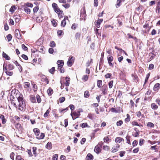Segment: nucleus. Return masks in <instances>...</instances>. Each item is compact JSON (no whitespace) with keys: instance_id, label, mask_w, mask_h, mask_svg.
Segmentation results:
<instances>
[{"instance_id":"nucleus-1","label":"nucleus","mask_w":160,"mask_h":160,"mask_svg":"<svg viewBox=\"0 0 160 160\" xmlns=\"http://www.w3.org/2000/svg\"><path fill=\"white\" fill-rule=\"evenodd\" d=\"M18 100L19 103V109L20 110L22 111L25 109L26 108L25 102L23 98V95L22 94H20L18 98Z\"/></svg>"},{"instance_id":"nucleus-2","label":"nucleus","mask_w":160,"mask_h":160,"mask_svg":"<svg viewBox=\"0 0 160 160\" xmlns=\"http://www.w3.org/2000/svg\"><path fill=\"white\" fill-rule=\"evenodd\" d=\"M3 70L6 73L7 75L8 76H12L13 74V72H10L8 71L7 68V65L5 63H4L3 65Z\"/></svg>"},{"instance_id":"nucleus-3","label":"nucleus","mask_w":160,"mask_h":160,"mask_svg":"<svg viewBox=\"0 0 160 160\" xmlns=\"http://www.w3.org/2000/svg\"><path fill=\"white\" fill-rule=\"evenodd\" d=\"M15 37L19 39H21L22 38L21 35L18 29H17L15 30Z\"/></svg>"},{"instance_id":"nucleus-4","label":"nucleus","mask_w":160,"mask_h":160,"mask_svg":"<svg viewBox=\"0 0 160 160\" xmlns=\"http://www.w3.org/2000/svg\"><path fill=\"white\" fill-rule=\"evenodd\" d=\"M102 19H99L98 18L97 20L94 23H95V25L98 28H99L100 26L101 23L103 21Z\"/></svg>"},{"instance_id":"nucleus-5","label":"nucleus","mask_w":160,"mask_h":160,"mask_svg":"<svg viewBox=\"0 0 160 160\" xmlns=\"http://www.w3.org/2000/svg\"><path fill=\"white\" fill-rule=\"evenodd\" d=\"M101 148L98 147L96 145L94 148V151L97 154L99 153L101 151Z\"/></svg>"},{"instance_id":"nucleus-6","label":"nucleus","mask_w":160,"mask_h":160,"mask_svg":"<svg viewBox=\"0 0 160 160\" xmlns=\"http://www.w3.org/2000/svg\"><path fill=\"white\" fill-rule=\"evenodd\" d=\"M160 88V84L157 83L154 86L153 90L154 91H158L159 89Z\"/></svg>"},{"instance_id":"nucleus-7","label":"nucleus","mask_w":160,"mask_h":160,"mask_svg":"<svg viewBox=\"0 0 160 160\" xmlns=\"http://www.w3.org/2000/svg\"><path fill=\"white\" fill-rule=\"evenodd\" d=\"M86 158L87 160H93V156L91 154L89 153L87 154Z\"/></svg>"},{"instance_id":"nucleus-8","label":"nucleus","mask_w":160,"mask_h":160,"mask_svg":"<svg viewBox=\"0 0 160 160\" xmlns=\"http://www.w3.org/2000/svg\"><path fill=\"white\" fill-rule=\"evenodd\" d=\"M66 82H65V84L66 86H68L70 84V78L69 77H66L65 78Z\"/></svg>"},{"instance_id":"nucleus-9","label":"nucleus","mask_w":160,"mask_h":160,"mask_svg":"<svg viewBox=\"0 0 160 160\" xmlns=\"http://www.w3.org/2000/svg\"><path fill=\"white\" fill-rule=\"evenodd\" d=\"M58 66H63L64 62L63 60H58L57 62V63Z\"/></svg>"},{"instance_id":"nucleus-10","label":"nucleus","mask_w":160,"mask_h":160,"mask_svg":"<svg viewBox=\"0 0 160 160\" xmlns=\"http://www.w3.org/2000/svg\"><path fill=\"white\" fill-rule=\"evenodd\" d=\"M72 114L74 116L78 118L80 115V111L78 110L77 112H74Z\"/></svg>"},{"instance_id":"nucleus-11","label":"nucleus","mask_w":160,"mask_h":160,"mask_svg":"<svg viewBox=\"0 0 160 160\" xmlns=\"http://www.w3.org/2000/svg\"><path fill=\"white\" fill-rule=\"evenodd\" d=\"M0 118L2 120V123L3 124H4L5 123H6V120L5 118V117L4 115H0Z\"/></svg>"},{"instance_id":"nucleus-12","label":"nucleus","mask_w":160,"mask_h":160,"mask_svg":"<svg viewBox=\"0 0 160 160\" xmlns=\"http://www.w3.org/2000/svg\"><path fill=\"white\" fill-rule=\"evenodd\" d=\"M43 20V18L42 16H39L36 17V21L37 22L40 23Z\"/></svg>"},{"instance_id":"nucleus-13","label":"nucleus","mask_w":160,"mask_h":160,"mask_svg":"<svg viewBox=\"0 0 160 160\" xmlns=\"http://www.w3.org/2000/svg\"><path fill=\"white\" fill-rule=\"evenodd\" d=\"M2 57L7 60H8L10 59L8 55L3 52H2Z\"/></svg>"},{"instance_id":"nucleus-14","label":"nucleus","mask_w":160,"mask_h":160,"mask_svg":"<svg viewBox=\"0 0 160 160\" xmlns=\"http://www.w3.org/2000/svg\"><path fill=\"white\" fill-rule=\"evenodd\" d=\"M35 135L37 136H39L40 134V130L38 128H34L33 130Z\"/></svg>"},{"instance_id":"nucleus-15","label":"nucleus","mask_w":160,"mask_h":160,"mask_svg":"<svg viewBox=\"0 0 160 160\" xmlns=\"http://www.w3.org/2000/svg\"><path fill=\"white\" fill-rule=\"evenodd\" d=\"M46 148L51 149L52 148V144L51 142H48L46 146Z\"/></svg>"},{"instance_id":"nucleus-16","label":"nucleus","mask_w":160,"mask_h":160,"mask_svg":"<svg viewBox=\"0 0 160 160\" xmlns=\"http://www.w3.org/2000/svg\"><path fill=\"white\" fill-rule=\"evenodd\" d=\"M90 96V93L88 91L86 90L84 92V97L85 98H88Z\"/></svg>"},{"instance_id":"nucleus-17","label":"nucleus","mask_w":160,"mask_h":160,"mask_svg":"<svg viewBox=\"0 0 160 160\" xmlns=\"http://www.w3.org/2000/svg\"><path fill=\"white\" fill-rule=\"evenodd\" d=\"M47 92L49 96H51L53 93V90L51 88H49V89L47 90Z\"/></svg>"},{"instance_id":"nucleus-18","label":"nucleus","mask_w":160,"mask_h":160,"mask_svg":"<svg viewBox=\"0 0 160 160\" xmlns=\"http://www.w3.org/2000/svg\"><path fill=\"white\" fill-rule=\"evenodd\" d=\"M8 67L7 69H8L9 70H11L13 69L14 68V66L12 64H8V65L7 66Z\"/></svg>"},{"instance_id":"nucleus-19","label":"nucleus","mask_w":160,"mask_h":160,"mask_svg":"<svg viewBox=\"0 0 160 160\" xmlns=\"http://www.w3.org/2000/svg\"><path fill=\"white\" fill-rule=\"evenodd\" d=\"M45 137V134L43 133H41L40 136H37L36 138L38 140L43 139Z\"/></svg>"},{"instance_id":"nucleus-20","label":"nucleus","mask_w":160,"mask_h":160,"mask_svg":"<svg viewBox=\"0 0 160 160\" xmlns=\"http://www.w3.org/2000/svg\"><path fill=\"white\" fill-rule=\"evenodd\" d=\"M17 9V7L15 5L12 6L9 9V12L13 13V12L15 10Z\"/></svg>"},{"instance_id":"nucleus-21","label":"nucleus","mask_w":160,"mask_h":160,"mask_svg":"<svg viewBox=\"0 0 160 160\" xmlns=\"http://www.w3.org/2000/svg\"><path fill=\"white\" fill-rule=\"evenodd\" d=\"M107 87H104V86L102 87V91L103 95H105L107 94Z\"/></svg>"},{"instance_id":"nucleus-22","label":"nucleus","mask_w":160,"mask_h":160,"mask_svg":"<svg viewBox=\"0 0 160 160\" xmlns=\"http://www.w3.org/2000/svg\"><path fill=\"white\" fill-rule=\"evenodd\" d=\"M58 70L60 71L61 73H64V69L63 68V66H58Z\"/></svg>"},{"instance_id":"nucleus-23","label":"nucleus","mask_w":160,"mask_h":160,"mask_svg":"<svg viewBox=\"0 0 160 160\" xmlns=\"http://www.w3.org/2000/svg\"><path fill=\"white\" fill-rule=\"evenodd\" d=\"M30 99L31 102L32 103H35L36 102V98L34 96H31L30 97Z\"/></svg>"},{"instance_id":"nucleus-24","label":"nucleus","mask_w":160,"mask_h":160,"mask_svg":"<svg viewBox=\"0 0 160 160\" xmlns=\"http://www.w3.org/2000/svg\"><path fill=\"white\" fill-rule=\"evenodd\" d=\"M87 15L86 14H81L80 19L81 20H84V21L86 20V17Z\"/></svg>"},{"instance_id":"nucleus-25","label":"nucleus","mask_w":160,"mask_h":160,"mask_svg":"<svg viewBox=\"0 0 160 160\" xmlns=\"http://www.w3.org/2000/svg\"><path fill=\"white\" fill-rule=\"evenodd\" d=\"M51 22L53 27H55L57 26V23L55 19H52L51 20Z\"/></svg>"},{"instance_id":"nucleus-26","label":"nucleus","mask_w":160,"mask_h":160,"mask_svg":"<svg viewBox=\"0 0 160 160\" xmlns=\"http://www.w3.org/2000/svg\"><path fill=\"white\" fill-rule=\"evenodd\" d=\"M151 107L154 110L157 109L158 108V106L156 104L152 103L151 104Z\"/></svg>"},{"instance_id":"nucleus-27","label":"nucleus","mask_w":160,"mask_h":160,"mask_svg":"<svg viewBox=\"0 0 160 160\" xmlns=\"http://www.w3.org/2000/svg\"><path fill=\"white\" fill-rule=\"evenodd\" d=\"M109 136L108 135L106 137H105L104 138L103 140L104 142H106L108 143V141H111V139L109 138Z\"/></svg>"},{"instance_id":"nucleus-28","label":"nucleus","mask_w":160,"mask_h":160,"mask_svg":"<svg viewBox=\"0 0 160 160\" xmlns=\"http://www.w3.org/2000/svg\"><path fill=\"white\" fill-rule=\"evenodd\" d=\"M123 140L122 138L120 137H117L116 138L115 141L116 142L120 143Z\"/></svg>"},{"instance_id":"nucleus-29","label":"nucleus","mask_w":160,"mask_h":160,"mask_svg":"<svg viewBox=\"0 0 160 160\" xmlns=\"http://www.w3.org/2000/svg\"><path fill=\"white\" fill-rule=\"evenodd\" d=\"M122 2H123L122 0H117V4L116 5V6L117 8L120 7L121 5V3Z\"/></svg>"},{"instance_id":"nucleus-30","label":"nucleus","mask_w":160,"mask_h":160,"mask_svg":"<svg viewBox=\"0 0 160 160\" xmlns=\"http://www.w3.org/2000/svg\"><path fill=\"white\" fill-rule=\"evenodd\" d=\"M32 149H33V152L34 156L35 157H36L37 156L36 150L37 149V148L36 147H33L32 148Z\"/></svg>"},{"instance_id":"nucleus-31","label":"nucleus","mask_w":160,"mask_h":160,"mask_svg":"<svg viewBox=\"0 0 160 160\" xmlns=\"http://www.w3.org/2000/svg\"><path fill=\"white\" fill-rule=\"evenodd\" d=\"M24 10L26 12L27 14H30V9L27 7H25L24 8Z\"/></svg>"},{"instance_id":"nucleus-32","label":"nucleus","mask_w":160,"mask_h":160,"mask_svg":"<svg viewBox=\"0 0 160 160\" xmlns=\"http://www.w3.org/2000/svg\"><path fill=\"white\" fill-rule=\"evenodd\" d=\"M49 45L51 47L54 48L56 46V44L54 41H51L50 42Z\"/></svg>"},{"instance_id":"nucleus-33","label":"nucleus","mask_w":160,"mask_h":160,"mask_svg":"<svg viewBox=\"0 0 160 160\" xmlns=\"http://www.w3.org/2000/svg\"><path fill=\"white\" fill-rule=\"evenodd\" d=\"M58 17L59 18H61L62 17L63 15V11L62 10L58 12Z\"/></svg>"},{"instance_id":"nucleus-34","label":"nucleus","mask_w":160,"mask_h":160,"mask_svg":"<svg viewBox=\"0 0 160 160\" xmlns=\"http://www.w3.org/2000/svg\"><path fill=\"white\" fill-rule=\"evenodd\" d=\"M55 71V68L54 67H52L51 69L49 70V72L50 73L52 74H54V72Z\"/></svg>"},{"instance_id":"nucleus-35","label":"nucleus","mask_w":160,"mask_h":160,"mask_svg":"<svg viewBox=\"0 0 160 160\" xmlns=\"http://www.w3.org/2000/svg\"><path fill=\"white\" fill-rule=\"evenodd\" d=\"M73 62L71 60L68 59L67 62V65L69 67H71L72 65Z\"/></svg>"},{"instance_id":"nucleus-36","label":"nucleus","mask_w":160,"mask_h":160,"mask_svg":"<svg viewBox=\"0 0 160 160\" xmlns=\"http://www.w3.org/2000/svg\"><path fill=\"white\" fill-rule=\"evenodd\" d=\"M102 85V81L101 80H98L97 81V86L98 88H100Z\"/></svg>"},{"instance_id":"nucleus-37","label":"nucleus","mask_w":160,"mask_h":160,"mask_svg":"<svg viewBox=\"0 0 160 160\" xmlns=\"http://www.w3.org/2000/svg\"><path fill=\"white\" fill-rule=\"evenodd\" d=\"M127 118L125 119V121L126 122H129L130 121V117L129 114H127Z\"/></svg>"},{"instance_id":"nucleus-38","label":"nucleus","mask_w":160,"mask_h":160,"mask_svg":"<svg viewBox=\"0 0 160 160\" xmlns=\"http://www.w3.org/2000/svg\"><path fill=\"white\" fill-rule=\"evenodd\" d=\"M147 126L150 128H153L154 127V125L151 122H148L147 123Z\"/></svg>"},{"instance_id":"nucleus-39","label":"nucleus","mask_w":160,"mask_h":160,"mask_svg":"<svg viewBox=\"0 0 160 160\" xmlns=\"http://www.w3.org/2000/svg\"><path fill=\"white\" fill-rule=\"evenodd\" d=\"M94 115L93 114H92L91 113H88V117L91 120H93V116Z\"/></svg>"},{"instance_id":"nucleus-40","label":"nucleus","mask_w":160,"mask_h":160,"mask_svg":"<svg viewBox=\"0 0 160 160\" xmlns=\"http://www.w3.org/2000/svg\"><path fill=\"white\" fill-rule=\"evenodd\" d=\"M66 24V22L64 20H62L61 22V26L63 27H64Z\"/></svg>"},{"instance_id":"nucleus-41","label":"nucleus","mask_w":160,"mask_h":160,"mask_svg":"<svg viewBox=\"0 0 160 160\" xmlns=\"http://www.w3.org/2000/svg\"><path fill=\"white\" fill-rule=\"evenodd\" d=\"M36 98L37 101V102L38 103H40L41 101V99L39 95H37L36 96Z\"/></svg>"},{"instance_id":"nucleus-42","label":"nucleus","mask_w":160,"mask_h":160,"mask_svg":"<svg viewBox=\"0 0 160 160\" xmlns=\"http://www.w3.org/2000/svg\"><path fill=\"white\" fill-rule=\"evenodd\" d=\"M7 38L8 39V42H9L11 40L12 37L11 35L9 34L7 35Z\"/></svg>"},{"instance_id":"nucleus-43","label":"nucleus","mask_w":160,"mask_h":160,"mask_svg":"<svg viewBox=\"0 0 160 160\" xmlns=\"http://www.w3.org/2000/svg\"><path fill=\"white\" fill-rule=\"evenodd\" d=\"M81 14H86L85 7H83L81 10Z\"/></svg>"},{"instance_id":"nucleus-44","label":"nucleus","mask_w":160,"mask_h":160,"mask_svg":"<svg viewBox=\"0 0 160 160\" xmlns=\"http://www.w3.org/2000/svg\"><path fill=\"white\" fill-rule=\"evenodd\" d=\"M57 33L59 36H61L63 34V32L62 30H58L57 31Z\"/></svg>"},{"instance_id":"nucleus-45","label":"nucleus","mask_w":160,"mask_h":160,"mask_svg":"<svg viewBox=\"0 0 160 160\" xmlns=\"http://www.w3.org/2000/svg\"><path fill=\"white\" fill-rule=\"evenodd\" d=\"M39 9V7L38 6H36V7H34L33 9V11L34 13H35L37 12L38 11V10Z\"/></svg>"},{"instance_id":"nucleus-46","label":"nucleus","mask_w":160,"mask_h":160,"mask_svg":"<svg viewBox=\"0 0 160 160\" xmlns=\"http://www.w3.org/2000/svg\"><path fill=\"white\" fill-rule=\"evenodd\" d=\"M130 136H127L126 137V138L127 140V143H128L129 144H131V143L130 142Z\"/></svg>"},{"instance_id":"nucleus-47","label":"nucleus","mask_w":160,"mask_h":160,"mask_svg":"<svg viewBox=\"0 0 160 160\" xmlns=\"http://www.w3.org/2000/svg\"><path fill=\"white\" fill-rule=\"evenodd\" d=\"M150 73H148L147 75V76L145 78V82L144 83V85L148 82L149 78L150 76Z\"/></svg>"},{"instance_id":"nucleus-48","label":"nucleus","mask_w":160,"mask_h":160,"mask_svg":"<svg viewBox=\"0 0 160 160\" xmlns=\"http://www.w3.org/2000/svg\"><path fill=\"white\" fill-rule=\"evenodd\" d=\"M88 77L87 75H84L82 78V80H84L85 81H86L88 80Z\"/></svg>"},{"instance_id":"nucleus-49","label":"nucleus","mask_w":160,"mask_h":160,"mask_svg":"<svg viewBox=\"0 0 160 160\" xmlns=\"http://www.w3.org/2000/svg\"><path fill=\"white\" fill-rule=\"evenodd\" d=\"M20 17L19 16H15V21L16 22H18L20 19Z\"/></svg>"},{"instance_id":"nucleus-50","label":"nucleus","mask_w":160,"mask_h":160,"mask_svg":"<svg viewBox=\"0 0 160 160\" xmlns=\"http://www.w3.org/2000/svg\"><path fill=\"white\" fill-rule=\"evenodd\" d=\"M58 157V154H56L53 155L52 159L53 160H57Z\"/></svg>"},{"instance_id":"nucleus-51","label":"nucleus","mask_w":160,"mask_h":160,"mask_svg":"<svg viewBox=\"0 0 160 160\" xmlns=\"http://www.w3.org/2000/svg\"><path fill=\"white\" fill-rule=\"evenodd\" d=\"M65 4H62V6L65 8H68L70 7V5L68 3H65Z\"/></svg>"},{"instance_id":"nucleus-52","label":"nucleus","mask_w":160,"mask_h":160,"mask_svg":"<svg viewBox=\"0 0 160 160\" xmlns=\"http://www.w3.org/2000/svg\"><path fill=\"white\" fill-rule=\"evenodd\" d=\"M145 140L142 138H141L139 140V145L140 146H141Z\"/></svg>"},{"instance_id":"nucleus-53","label":"nucleus","mask_w":160,"mask_h":160,"mask_svg":"<svg viewBox=\"0 0 160 160\" xmlns=\"http://www.w3.org/2000/svg\"><path fill=\"white\" fill-rule=\"evenodd\" d=\"M118 149L116 148L115 147H113L111 150V152L112 153H114L118 151Z\"/></svg>"},{"instance_id":"nucleus-54","label":"nucleus","mask_w":160,"mask_h":160,"mask_svg":"<svg viewBox=\"0 0 160 160\" xmlns=\"http://www.w3.org/2000/svg\"><path fill=\"white\" fill-rule=\"evenodd\" d=\"M112 75V74L111 73H108L106 74L105 75V77L106 78H111V77Z\"/></svg>"},{"instance_id":"nucleus-55","label":"nucleus","mask_w":160,"mask_h":160,"mask_svg":"<svg viewBox=\"0 0 160 160\" xmlns=\"http://www.w3.org/2000/svg\"><path fill=\"white\" fill-rule=\"evenodd\" d=\"M65 100V97H63L59 98V102L60 103H62L64 102Z\"/></svg>"},{"instance_id":"nucleus-56","label":"nucleus","mask_w":160,"mask_h":160,"mask_svg":"<svg viewBox=\"0 0 160 160\" xmlns=\"http://www.w3.org/2000/svg\"><path fill=\"white\" fill-rule=\"evenodd\" d=\"M80 126L82 128H83L86 127L88 126V125L87 123L85 122L80 124Z\"/></svg>"},{"instance_id":"nucleus-57","label":"nucleus","mask_w":160,"mask_h":160,"mask_svg":"<svg viewBox=\"0 0 160 160\" xmlns=\"http://www.w3.org/2000/svg\"><path fill=\"white\" fill-rule=\"evenodd\" d=\"M156 1L153 0L152 1L150 2L149 3V5L150 6H152L155 4Z\"/></svg>"},{"instance_id":"nucleus-58","label":"nucleus","mask_w":160,"mask_h":160,"mask_svg":"<svg viewBox=\"0 0 160 160\" xmlns=\"http://www.w3.org/2000/svg\"><path fill=\"white\" fill-rule=\"evenodd\" d=\"M50 111L49 109L47 110L46 112L44 114L43 116L45 118L47 117L48 116V114L49 113Z\"/></svg>"},{"instance_id":"nucleus-59","label":"nucleus","mask_w":160,"mask_h":160,"mask_svg":"<svg viewBox=\"0 0 160 160\" xmlns=\"http://www.w3.org/2000/svg\"><path fill=\"white\" fill-rule=\"evenodd\" d=\"M122 120H120L117 122V125L118 126H120L122 124Z\"/></svg>"},{"instance_id":"nucleus-60","label":"nucleus","mask_w":160,"mask_h":160,"mask_svg":"<svg viewBox=\"0 0 160 160\" xmlns=\"http://www.w3.org/2000/svg\"><path fill=\"white\" fill-rule=\"evenodd\" d=\"M113 83V81L112 80L110 81L108 83L109 87L110 88H112V84Z\"/></svg>"},{"instance_id":"nucleus-61","label":"nucleus","mask_w":160,"mask_h":160,"mask_svg":"<svg viewBox=\"0 0 160 160\" xmlns=\"http://www.w3.org/2000/svg\"><path fill=\"white\" fill-rule=\"evenodd\" d=\"M22 49L24 51H27L28 49V48L25 46L24 44L22 45Z\"/></svg>"},{"instance_id":"nucleus-62","label":"nucleus","mask_w":160,"mask_h":160,"mask_svg":"<svg viewBox=\"0 0 160 160\" xmlns=\"http://www.w3.org/2000/svg\"><path fill=\"white\" fill-rule=\"evenodd\" d=\"M138 143V142L136 140H135L132 143V146L133 147H134L136 146Z\"/></svg>"},{"instance_id":"nucleus-63","label":"nucleus","mask_w":160,"mask_h":160,"mask_svg":"<svg viewBox=\"0 0 160 160\" xmlns=\"http://www.w3.org/2000/svg\"><path fill=\"white\" fill-rule=\"evenodd\" d=\"M119 153H120L119 155H120V156L121 157H122L124 156V154L126 152L125 151H120L119 152Z\"/></svg>"},{"instance_id":"nucleus-64","label":"nucleus","mask_w":160,"mask_h":160,"mask_svg":"<svg viewBox=\"0 0 160 160\" xmlns=\"http://www.w3.org/2000/svg\"><path fill=\"white\" fill-rule=\"evenodd\" d=\"M16 160H24V159L22 158L20 155H18L16 158Z\"/></svg>"}]
</instances>
